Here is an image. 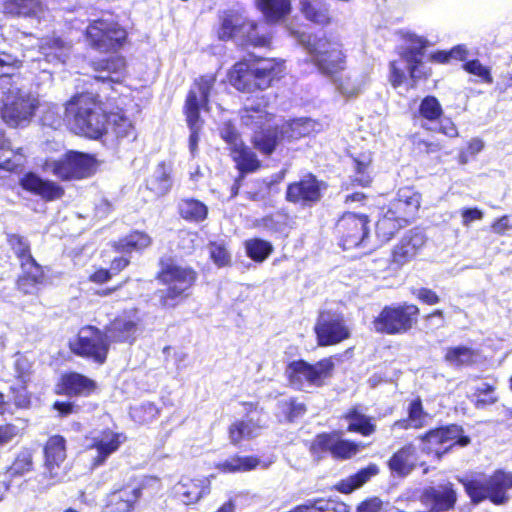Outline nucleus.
<instances>
[{
	"label": "nucleus",
	"mask_w": 512,
	"mask_h": 512,
	"mask_svg": "<svg viewBox=\"0 0 512 512\" xmlns=\"http://www.w3.org/2000/svg\"><path fill=\"white\" fill-rule=\"evenodd\" d=\"M265 107L266 102L261 99L257 105L246 104L241 114V121L245 126L263 129L252 138L254 147L263 154H271L280 138L298 139L319 131L320 125L316 121L299 118L285 122L280 128L279 136L277 128L273 131L270 129L272 116L265 111Z\"/></svg>",
	"instance_id": "nucleus-1"
},
{
	"label": "nucleus",
	"mask_w": 512,
	"mask_h": 512,
	"mask_svg": "<svg viewBox=\"0 0 512 512\" xmlns=\"http://www.w3.org/2000/svg\"><path fill=\"white\" fill-rule=\"evenodd\" d=\"M65 115L69 128L77 135L99 139L106 133V115L91 95L73 97L65 106Z\"/></svg>",
	"instance_id": "nucleus-2"
},
{
	"label": "nucleus",
	"mask_w": 512,
	"mask_h": 512,
	"mask_svg": "<svg viewBox=\"0 0 512 512\" xmlns=\"http://www.w3.org/2000/svg\"><path fill=\"white\" fill-rule=\"evenodd\" d=\"M291 35L305 47L321 73L333 77L345 69L346 54L339 40L326 36H310L294 30H291Z\"/></svg>",
	"instance_id": "nucleus-3"
},
{
	"label": "nucleus",
	"mask_w": 512,
	"mask_h": 512,
	"mask_svg": "<svg viewBox=\"0 0 512 512\" xmlns=\"http://www.w3.org/2000/svg\"><path fill=\"white\" fill-rule=\"evenodd\" d=\"M218 37L221 40L232 39L247 47H270L272 39L264 25H258L241 14L232 12L222 17Z\"/></svg>",
	"instance_id": "nucleus-4"
},
{
	"label": "nucleus",
	"mask_w": 512,
	"mask_h": 512,
	"mask_svg": "<svg viewBox=\"0 0 512 512\" xmlns=\"http://www.w3.org/2000/svg\"><path fill=\"white\" fill-rule=\"evenodd\" d=\"M459 481L474 503L489 499L495 504H503L507 500V491L512 488V473L498 470L489 477L472 473Z\"/></svg>",
	"instance_id": "nucleus-5"
},
{
	"label": "nucleus",
	"mask_w": 512,
	"mask_h": 512,
	"mask_svg": "<svg viewBox=\"0 0 512 512\" xmlns=\"http://www.w3.org/2000/svg\"><path fill=\"white\" fill-rule=\"evenodd\" d=\"M39 107V99L13 81L3 92L1 118L10 127H26Z\"/></svg>",
	"instance_id": "nucleus-6"
},
{
	"label": "nucleus",
	"mask_w": 512,
	"mask_h": 512,
	"mask_svg": "<svg viewBox=\"0 0 512 512\" xmlns=\"http://www.w3.org/2000/svg\"><path fill=\"white\" fill-rule=\"evenodd\" d=\"M333 369L334 362L331 358L322 359L315 364L297 360L289 363L285 374L291 387L304 392H312L324 385L326 379L331 377Z\"/></svg>",
	"instance_id": "nucleus-7"
},
{
	"label": "nucleus",
	"mask_w": 512,
	"mask_h": 512,
	"mask_svg": "<svg viewBox=\"0 0 512 512\" xmlns=\"http://www.w3.org/2000/svg\"><path fill=\"white\" fill-rule=\"evenodd\" d=\"M41 169L64 181L81 180L95 172L96 160L89 154L69 151L58 159L46 158Z\"/></svg>",
	"instance_id": "nucleus-8"
},
{
	"label": "nucleus",
	"mask_w": 512,
	"mask_h": 512,
	"mask_svg": "<svg viewBox=\"0 0 512 512\" xmlns=\"http://www.w3.org/2000/svg\"><path fill=\"white\" fill-rule=\"evenodd\" d=\"M214 83L215 77L212 75L200 77L194 82L186 99L185 111L187 123L191 131L189 137V150L192 156H195L196 154L199 142V132L202 127L199 111L201 108L206 106Z\"/></svg>",
	"instance_id": "nucleus-9"
},
{
	"label": "nucleus",
	"mask_w": 512,
	"mask_h": 512,
	"mask_svg": "<svg viewBox=\"0 0 512 512\" xmlns=\"http://www.w3.org/2000/svg\"><path fill=\"white\" fill-rule=\"evenodd\" d=\"M160 281L167 286L160 291V302L165 307H174L177 300L195 282V272L186 267L174 264L165 266L159 274Z\"/></svg>",
	"instance_id": "nucleus-10"
},
{
	"label": "nucleus",
	"mask_w": 512,
	"mask_h": 512,
	"mask_svg": "<svg viewBox=\"0 0 512 512\" xmlns=\"http://www.w3.org/2000/svg\"><path fill=\"white\" fill-rule=\"evenodd\" d=\"M419 308L404 303L396 307H385L373 321L375 331L390 335L403 334L417 322Z\"/></svg>",
	"instance_id": "nucleus-11"
},
{
	"label": "nucleus",
	"mask_w": 512,
	"mask_h": 512,
	"mask_svg": "<svg viewBox=\"0 0 512 512\" xmlns=\"http://www.w3.org/2000/svg\"><path fill=\"white\" fill-rule=\"evenodd\" d=\"M106 334L94 326H86L79 330L76 337L69 341L71 351L96 363L105 362L109 344Z\"/></svg>",
	"instance_id": "nucleus-12"
},
{
	"label": "nucleus",
	"mask_w": 512,
	"mask_h": 512,
	"mask_svg": "<svg viewBox=\"0 0 512 512\" xmlns=\"http://www.w3.org/2000/svg\"><path fill=\"white\" fill-rule=\"evenodd\" d=\"M421 440L423 450L427 453H434L438 458L448 452L455 444L465 447L470 443V438L463 436V429L458 425L430 430Z\"/></svg>",
	"instance_id": "nucleus-13"
},
{
	"label": "nucleus",
	"mask_w": 512,
	"mask_h": 512,
	"mask_svg": "<svg viewBox=\"0 0 512 512\" xmlns=\"http://www.w3.org/2000/svg\"><path fill=\"white\" fill-rule=\"evenodd\" d=\"M314 330L320 346L335 345L350 337L343 315L333 311L321 312Z\"/></svg>",
	"instance_id": "nucleus-14"
},
{
	"label": "nucleus",
	"mask_w": 512,
	"mask_h": 512,
	"mask_svg": "<svg viewBox=\"0 0 512 512\" xmlns=\"http://www.w3.org/2000/svg\"><path fill=\"white\" fill-rule=\"evenodd\" d=\"M86 35L93 47L100 51H109L121 46L127 33L117 23L97 20L88 26Z\"/></svg>",
	"instance_id": "nucleus-15"
},
{
	"label": "nucleus",
	"mask_w": 512,
	"mask_h": 512,
	"mask_svg": "<svg viewBox=\"0 0 512 512\" xmlns=\"http://www.w3.org/2000/svg\"><path fill=\"white\" fill-rule=\"evenodd\" d=\"M141 496L142 486L129 477L107 495L105 512H132Z\"/></svg>",
	"instance_id": "nucleus-16"
},
{
	"label": "nucleus",
	"mask_w": 512,
	"mask_h": 512,
	"mask_svg": "<svg viewBox=\"0 0 512 512\" xmlns=\"http://www.w3.org/2000/svg\"><path fill=\"white\" fill-rule=\"evenodd\" d=\"M88 447L95 449L97 455L93 459L92 465L98 467L103 465L108 457L119 450V448L127 440V437L122 432H116L109 428L94 432L90 437Z\"/></svg>",
	"instance_id": "nucleus-17"
},
{
	"label": "nucleus",
	"mask_w": 512,
	"mask_h": 512,
	"mask_svg": "<svg viewBox=\"0 0 512 512\" xmlns=\"http://www.w3.org/2000/svg\"><path fill=\"white\" fill-rule=\"evenodd\" d=\"M140 322L137 310L126 311L106 327V337L110 342L132 344L137 338Z\"/></svg>",
	"instance_id": "nucleus-18"
},
{
	"label": "nucleus",
	"mask_w": 512,
	"mask_h": 512,
	"mask_svg": "<svg viewBox=\"0 0 512 512\" xmlns=\"http://www.w3.org/2000/svg\"><path fill=\"white\" fill-rule=\"evenodd\" d=\"M367 218L354 213H346L338 221L337 229L341 233L344 249L360 246L368 234Z\"/></svg>",
	"instance_id": "nucleus-19"
},
{
	"label": "nucleus",
	"mask_w": 512,
	"mask_h": 512,
	"mask_svg": "<svg viewBox=\"0 0 512 512\" xmlns=\"http://www.w3.org/2000/svg\"><path fill=\"white\" fill-rule=\"evenodd\" d=\"M211 480L209 477L191 478L182 476L174 485V496L185 505L198 503L210 493Z\"/></svg>",
	"instance_id": "nucleus-20"
},
{
	"label": "nucleus",
	"mask_w": 512,
	"mask_h": 512,
	"mask_svg": "<svg viewBox=\"0 0 512 512\" xmlns=\"http://www.w3.org/2000/svg\"><path fill=\"white\" fill-rule=\"evenodd\" d=\"M420 199L419 193L410 188H402L398 191L397 198L391 201L386 209L390 215L408 225L420 207Z\"/></svg>",
	"instance_id": "nucleus-21"
},
{
	"label": "nucleus",
	"mask_w": 512,
	"mask_h": 512,
	"mask_svg": "<svg viewBox=\"0 0 512 512\" xmlns=\"http://www.w3.org/2000/svg\"><path fill=\"white\" fill-rule=\"evenodd\" d=\"M19 184L25 191L39 196L45 201H55L64 195L62 186L54 181L43 179L33 172L24 174Z\"/></svg>",
	"instance_id": "nucleus-22"
},
{
	"label": "nucleus",
	"mask_w": 512,
	"mask_h": 512,
	"mask_svg": "<svg viewBox=\"0 0 512 512\" xmlns=\"http://www.w3.org/2000/svg\"><path fill=\"white\" fill-rule=\"evenodd\" d=\"M313 446L329 451L335 458L340 459L351 458L362 448L360 444L342 439L338 433L318 435Z\"/></svg>",
	"instance_id": "nucleus-23"
},
{
	"label": "nucleus",
	"mask_w": 512,
	"mask_h": 512,
	"mask_svg": "<svg viewBox=\"0 0 512 512\" xmlns=\"http://www.w3.org/2000/svg\"><path fill=\"white\" fill-rule=\"evenodd\" d=\"M257 89L264 90L271 86L275 79L280 78L284 71L283 61L274 58L251 61Z\"/></svg>",
	"instance_id": "nucleus-24"
},
{
	"label": "nucleus",
	"mask_w": 512,
	"mask_h": 512,
	"mask_svg": "<svg viewBox=\"0 0 512 512\" xmlns=\"http://www.w3.org/2000/svg\"><path fill=\"white\" fill-rule=\"evenodd\" d=\"M265 423L259 415H251L245 419L233 422L229 429V439L234 445H238L243 440H249L260 435Z\"/></svg>",
	"instance_id": "nucleus-25"
},
{
	"label": "nucleus",
	"mask_w": 512,
	"mask_h": 512,
	"mask_svg": "<svg viewBox=\"0 0 512 512\" xmlns=\"http://www.w3.org/2000/svg\"><path fill=\"white\" fill-rule=\"evenodd\" d=\"M425 244V236L422 232L411 230L393 250V261L399 265H403L412 260L419 249Z\"/></svg>",
	"instance_id": "nucleus-26"
},
{
	"label": "nucleus",
	"mask_w": 512,
	"mask_h": 512,
	"mask_svg": "<svg viewBox=\"0 0 512 512\" xmlns=\"http://www.w3.org/2000/svg\"><path fill=\"white\" fill-rule=\"evenodd\" d=\"M287 199L290 202L310 204L320 199V188L317 180L312 177L295 182L288 186Z\"/></svg>",
	"instance_id": "nucleus-27"
},
{
	"label": "nucleus",
	"mask_w": 512,
	"mask_h": 512,
	"mask_svg": "<svg viewBox=\"0 0 512 512\" xmlns=\"http://www.w3.org/2000/svg\"><path fill=\"white\" fill-rule=\"evenodd\" d=\"M423 502L436 512L447 511L456 502V493L450 483L427 489L423 494Z\"/></svg>",
	"instance_id": "nucleus-28"
},
{
	"label": "nucleus",
	"mask_w": 512,
	"mask_h": 512,
	"mask_svg": "<svg viewBox=\"0 0 512 512\" xmlns=\"http://www.w3.org/2000/svg\"><path fill=\"white\" fill-rule=\"evenodd\" d=\"M96 388L97 384L92 379L78 373H69L61 377L60 383L57 385V392L67 395L88 396Z\"/></svg>",
	"instance_id": "nucleus-29"
},
{
	"label": "nucleus",
	"mask_w": 512,
	"mask_h": 512,
	"mask_svg": "<svg viewBox=\"0 0 512 512\" xmlns=\"http://www.w3.org/2000/svg\"><path fill=\"white\" fill-rule=\"evenodd\" d=\"M251 61L236 63L229 72L230 84L239 91L252 92L257 89Z\"/></svg>",
	"instance_id": "nucleus-30"
},
{
	"label": "nucleus",
	"mask_w": 512,
	"mask_h": 512,
	"mask_svg": "<svg viewBox=\"0 0 512 512\" xmlns=\"http://www.w3.org/2000/svg\"><path fill=\"white\" fill-rule=\"evenodd\" d=\"M39 53L49 63H64L70 55L71 45L56 37H47L40 40Z\"/></svg>",
	"instance_id": "nucleus-31"
},
{
	"label": "nucleus",
	"mask_w": 512,
	"mask_h": 512,
	"mask_svg": "<svg viewBox=\"0 0 512 512\" xmlns=\"http://www.w3.org/2000/svg\"><path fill=\"white\" fill-rule=\"evenodd\" d=\"M44 454L45 466L54 478L58 474L56 469H59L66 459L65 439L59 435L50 437L45 445Z\"/></svg>",
	"instance_id": "nucleus-32"
},
{
	"label": "nucleus",
	"mask_w": 512,
	"mask_h": 512,
	"mask_svg": "<svg viewBox=\"0 0 512 512\" xmlns=\"http://www.w3.org/2000/svg\"><path fill=\"white\" fill-rule=\"evenodd\" d=\"M406 44L401 54L404 55V59L409 66L411 78H418L420 77L418 65L422 62L427 42L425 39L409 33L406 35Z\"/></svg>",
	"instance_id": "nucleus-33"
},
{
	"label": "nucleus",
	"mask_w": 512,
	"mask_h": 512,
	"mask_svg": "<svg viewBox=\"0 0 512 512\" xmlns=\"http://www.w3.org/2000/svg\"><path fill=\"white\" fill-rule=\"evenodd\" d=\"M110 128L112 134L119 140L136 138V130L131 119L122 110L106 115V132Z\"/></svg>",
	"instance_id": "nucleus-34"
},
{
	"label": "nucleus",
	"mask_w": 512,
	"mask_h": 512,
	"mask_svg": "<svg viewBox=\"0 0 512 512\" xmlns=\"http://www.w3.org/2000/svg\"><path fill=\"white\" fill-rule=\"evenodd\" d=\"M431 416L423 409L420 398L412 400L408 407L407 419L396 421L392 429H421L429 424Z\"/></svg>",
	"instance_id": "nucleus-35"
},
{
	"label": "nucleus",
	"mask_w": 512,
	"mask_h": 512,
	"mask_svg": "<svg viewBox=\"0 0 512 512\" xmlns=\"http://www.w3.org/2000/svg\"><path fill=\"white\" fill-rule=\"evenodd\" d=\"M6 14L40 19L45 11L39 0H6L3 4Z\"/></svg>",
	"instance_id": "nucleus-36"
},
{
	"label": "nucleus",
	"mask_w": 512,
	"mask_h": 512,
	"mask_svg": "<svg viewBox=\"0 0 512 512\" xmlns=\"http://www.w3.org/2000/svg\"><path fill=\"white\" fill-rule=\"evenodd\" d=\"M172 169L165 163H159L147 179V188L157 196L166 195L172 187Z\"/></svg>",
	"instance_id": "nucleus-37"
},
{
	"label": "nucleus",
	"mask_w": 512,
	"mask_h": 512,
	"mask_svg": "<svg viewBox=\"0 0 512 512\" xmlns=\"http://www.w3.org/2000/svg\"><path fill=\"white\" fill-rule=\"evenodd\" d=\"M442 114L443 109L438 99L434 96H426L421 100L415 116L421 121L423 128L430 130L429 124L438 121Z\"/></svg>",
	"instance_id": "nucleus-38"
},
{
	"label": "nucleus",
	"mask_w": 512,
	"mask_h": 512,
	"mask_svg": "<svg viewBox=\"0 0 512 512\" xmlns=\"http://www.w3.org/2000/svg\"><path fill=\"white\" fill-rule=\"evenodd\" d=\"M301 11L305 18L319 25H327L331 21L328 5L324 0H300Z\"/></svg>",
	"instance_id": "nucleus-39"
},
{
	"label": "nucleus",
	"mask_w": 512,
	"mask_h": 512,
	"mask_svg": "<svg viewBox=\"0 0 512 512\" xmlns=\"http://www.w3.org/2000/svg\"><path fill=\"white\" fill-rule=\"evenodd\" d=\"M95 70L101 72L96 79L118 82L125 71V60L123 57L114 56L95 64Z\"/></svg>",
	"instance_id": "nucleus-40"
},
{
	"label": "nucleus",
	"mask_w": 512,
	"mask_h": 512,
	"mask_svg": "<svg viewBox=\"0 0 512 512\" xmlns=\"http://www.w3.org/2000/svg\"><path fill=\"white\" fill-rule=\"evenodd\" d=\"M23 161L21 149H13L11 142L0 132V168L13 171L21 166Z\"/></svg>",
	"instance_id": "nucleus-41"
},
{
	"label": "nucleus",
	"mask_w": 512,
	"mask_h": 512,
	"mask_svg": "<svg viewBox=\"0 0 512 512\" xmlns=\"http://www.w3.org/2000/svg\"><path fill=\"white\" fill-rule=\"evenodd\" d=\"M260 464V460L254 456L235 455L215 465V468L223 473L248 472L254 470Z\"/></svg>",
	"instance_id": "nucleus-42"
},
{
	"label": "nucleus",
	"mask_w": 512,
	"mask_h": 512,
	"mask_svg": "<svg viewBox=\"0 0 512 512\" xmlns=\"http://www.w3.org/2000/svg\"><path fill=\"white\" fill-rule=\"evenodd\" d=\"M256 5L269 22H277L289 14L290 0H256Z\"/></svg>",
	"instance_id": "nucleus-43"
},
{
	"label": "nucleus",
	"mask_w": 512,
	"mask_h": 512,
	"mask_svg": "<svg viewBox=\"0 0 512 512\" xmlns=\"http://www.w3.org/2000/svg\"><path fill=\"white\" fill-rule=\"evenodd\" d=\"M337 91L345 97H355L364 88L365 79L355 73H347L333 78Z\"/></svg>",
	"instance_id": "nucleus-44"
},
{
	"label": "nucleus",
	"mask_w": 512,
	"mask_h": 512,
	"mask_svg": "<svg viewBox=\"0 0 512 512\" xmlns=\"http://www.w3.org/2000/svg\"><path fill=\"white\" fill-rule=\"evenodd\" d=\"M373 156L370 151H364L353 157L355 169L354 181L361 186H368L372 181Z\"/></svg>",
	"instance_id": "nucleus-45"
},
{
	"label": "nucleus",
	"mask_w": 512,
	"mask_h": 512,
	"mask_svg": "<svg viewBox=\"0 0 512 512\" xmlns=\"http://www.w3.org/2000/svg\"><path fill=\"white\" fill-rule=\"evenodd\" d=\"M5 28L0 26V78L11 79L22 66V60L17 56L2 50L6 41Z\"/></svg>",
	"instance_id": "nucleus-46"
},
{
	"label": "nucleus",
	"mask_w": 512,
	"mask_h": 512,
	"mask_svg": "<svg viewBox=\"0 0 512 512\" xmlns=\"http://www.w3.org/2000/svg\"><path fill=\"white\" fill-rule=\"evenodd\" d=\"M390 214L391 213L387 209L384 210L383 215L376 224L377 237L383 242L389 241L399 231V229L406 226L394 215Z\"/></svg>",
	"instance_id": "nucleus-47"
},
{
	"label": "nucleus",
	"mask_w": 512,
	"mask_h": 512,
	"mask_svg": "<svg viewBox=\"0 0 512 512\" xmlns=\"http://www.w3.org/2000/svg\"><path fill=\"white\" fill-rule=\"evenodd\" d=\"M415 449L412 445L405 446L389 461V466L392 471L398 474H407L415 465Z\"/></svg>",
	"instance_id": "nucleus-48"
},
{
	"label": "nucleus",
	"mask_w": 512,
	"mask_h": 512,
	"mask_svg": "<svg viewBox=\"0 0 512 512\" xmlns=\"http://www.w3.org/2000/svg\"><path fill=\"white\" fill-rule=\"evenodd\" d=\"M378 472L379 469L377 465L370 464L368 467L361 469L356 474L342 480L339 483V490L343 493H350L364 485L371 477L377 475Z\"/></svg>",
	"instance_id": "nucleus-49"
},
{
	"label": "nucleus",
	"mask_w": 512,
	"mask_h": 512,
	"mask_svg": "<svg viewBox=\"0 0 512 512\" xmlns=\"http://www.w3.org/2000/svg\"><path fill=\"white\" fill-rule=\"evenodd\" d=\"M231 153L237 167L243 172H253L260 166L256 155L244 143L237 144Z\"/></svg>",
	"instance_id": "nucleus-50"
},
{
	"label": "nucleus",
	"mask_w": 512,
	"mask_h": 512,
	"mask_svg": "<svg viewBox=\"0 0 512 512\" xmlns=\"http://www.w3.org/2000/svg\"><path fill=\"white\" fill-rule=\"evenodd\" d=\"M345 418L349 422L348 431L350 432H358L363 436H369L376 429L372 419L360 413L356 408L350 410Z\"/></svg>",
	"instance_id": "nucleus-51"
},
{
	"label": "nucleus",
	"mask_w": 512,
	"mask_h": 512,
	"mask_svg": "<svg viewBox=\"0 0 512 512\" xmlns=\"http://www.w3.org/2000/svg\"><path fill=\"white\" fill-rule=\"evenodd\" d=\"M181 216L189 221L199 222L207 217L206 205L195 199H184L179 203Z\"/></svg>",
	"instance_id": "nucleus-52"
},
{
	"label": "nucleus",
	"mask_w": 512,
	"mask_h": 512,
	"mask_svg": "<svg viewBox=\"0 0 512 512\" xmlns=\"http://www.w3.org/2000/svg\"><path fill=\"white\" fill-rule=\"evenodd\" d=\"M150 244L151 238L148 234L134 231L119 241L117 249L123 252H131L147 248Z\"/></svg>",
	"instance_id": "nucleus-53"
},
{
	"label": "nucleus",
	"mask_w": 512,
	"mask_h": 512,
	"mask_svg": "<svg viewBox=\"0 0 512 512\" xmlns=\"http://www.w3.org/2000/svg\"><path fill=\"white\" fill-rule=\"evenodd\" d=\"M247 255L256 262H263L273 251L270 242L262 239H249L245 242Z\"/></svg>",
	"instance_id": "nucleus-54"
},
{
	"label": "nucleus",
	"mask_w": 512,
	"mask_h": 512,
	"mask_svg": "<svg viewBox=\"0 0 512 512\" xmlns=\"http://www.w3.org/2000/svg\"><path fill=\"white\" fill-rule=\"evenodd\" d=\"M32 467L33 460L31 452L28 450H23L17 455L14 462L8 468L7 474L10 477H20L31 471Z\"/></svg>",
	"instance_id": "nucleus-55"
},
{
	"label": "nucleus",
	"mask_w": 512,
	"mask_h": 512,
	"mask_svg": "<svg viewBox=\"0 0 512 512\" xmlns=\"http://www.w3.org/2000/svg\"><path fill=\"white\" fill-rule=\"evenodd\" d=\"M445 359L451 365H466L473 361L474 352L470 348L464 346L449 348L446 352Z\"/></svg>",
	"instance_id": "nucleus-56"
},
{
	"label": "nucleus",
	"mask_w": 512,
	"mask_h": 512,
	"mask_svg": "<svg viewBox=\"0 0 512 512\" xmlns=\"http://www.w3.org/2000/svg\"><path fill=\"white\" fill-rule=\"evenodd\" d=\"M278 408L280 413L288 421H293L295 418L302 416L306 411L305 405L297 402L293 398L281 400L278 404Z\"/></svg>",
	"instance_id": "nucleus-57"
},
{
	"label": "nucleus",
	"mask_w": 512,
	"mask_h": 512,
	"mask_svg": "<svg viewBox=\"0 0 512 512\" xmlns=\"http://www.w3.org/2000/svg\"><path fill=\"white\" fill-rule=\"evenodd\" d=\"M209 253L212 261L218 267L228 266L231 262V254L224 242H212L209 245Z\"/></svg>",
	"instance_id": "nucleus-58"
},
{
	"label": "nucleus",
	"mask_w": 512,
	"mask_h": 512,
	"mask_svg": "<svg viewBox=\"0 0 512 512\" xmlns=\"http://www.w3.org/2000/svg\"><path fill=\"white\" fill-rule=\"evenodd\" d=\"M406 70L410 73L409 66L404 59V55L401 54L399 60H395L390 64V82L393 87L400 86L406 79Z\"/></svg>",
	"instance_id": "nucleus-59"
},
{
	"label": "nucleus",
	"mask_w": 512,
	"mask_h": 512,
	"mask_svg": "<svg viewBox=\"0 0 512 512\" xmlns=\"http://www.w3.org/2000/svg\"><path fill=\"white\" fill-rule=\"evenodd\" d=\"M159 414L158 408L153 403H144L131 410L132 417L140 422L147 423L154 420Z\"/></svg>",
	"instance_id": "nucleus-60"
},
{
	"label": "nucleus",
	"mask_w": 512,
	"mask_h": 512,
	"mask_svg": "<svg viewBox=\"0 0 512 512\" xmlns=\"http://www.w3.org/2000/svg\"><path fill=\"white\" fill-rule=\"evenodd\" d=\"M485 147V143L481 138L475 137L470 139L466 147L459 152L458 161L460 164H467L471 157L479 154Z\"/></svg>",
	"instance_id": "nucleus-61"
},
{
	"label": "nucleus",
	"mask_w": 512,
	"mask_h": 512,
	"mask_svg": "<svg viewBox=\"0 0 512 512\" xmlns=\"http://www.w3.org/2000/svg\"><path fill=\"white\" fill-rule=\"evenodd\" d=\"M8 243L18 258L21 259V262L32 257L30 254V245L23 236L11 234L8 236Z\"/></svg>",
	"instance_id": "nucleus-62"
},
{
	"label": "nucleus",
	"mask_w": 512,
	"mask_h": 512,
	"mask_svg": "<svg viewBox=\"0 0 512 512\" xmlns=\"http://www.w3.org/2000/svg\"><path fill=\"white\" fill-rule=\"evenodd\" d=\"M21 266L23 269L22 276L30 279L32 282H43V270L41 266L36 263L33 257H29L28 260L22 261Z\"/></svg>",
	"instance_id": "nucleus-63"
},
{
	"label": "nucleus",
	"mask_w": 512,
	"mask_h": 512,
	"mask_svg": "<svg viewBox=\"0 0 512 512\" xmlns=\"http://www.w3.org/2000/svg\"><path fill=\"white\" fill-rule=\"evenodd\" d=\"M463 69L477 76L481 81L486 83H492V76L488 67L480 63L479 60L468 61L463 65Z\"/></svg>",
	"instance_id": "nucleus-64"
}]
</instances>
